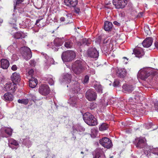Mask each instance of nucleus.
I'll return each mask as SVG.
<instances>
[{
	"mask_svg": "<svg viewBox=\"0 0 158 158\" xmlns=\"http://www.w3.org/2000/svg\"><path fill=\"white\" fill-rule=\"evenodd\" d=\"M89 69V67L86 63L81 59L77 60L73 63L72 69L77 75H79L86 69Z\"/></svg>",
	"mask_w": 158,
	"mask_h": 158,
	"instance_id": "f257e3e1",
	"label": "nucleus"
},
{
	"mask_svg": "<svg viewBox=\"0 0 158 158\" xmlns=\"http://www.w3.org/2000/svg\"><path fill=\"white\" fill-rule=\"evenodd\" d=\"M83 119L85 122L91 126L97 125V121L95 117L89 113H86L83 115Z\"/></svg>",
	"mask_w": 158,
	"mask_h": 158,
	"instance_id": "f03ea898",
	"label": "nucleus"
},
{
	"mask_svg": "<svg viewBox=\"0 0 158 158\" xmlns=\"http://www.w3.org/2000/svg\"><path fill=\"white\" fill-rule=\"evenodd\" d=\"M76 56V54L72 51H68L63 52L61 58L64 61L69 62L73 60Z\"/></svg>",
	"mask_w": 158,
	"mask_h": 158,
	"instance_id": "7ed1b4c3",
	"label": "nucleus"
},
{
	"mask_svg": "<svg viewBox=\"0 0 158 158\" xmlns=\"http://www.w3.org/2000/svg\"><path fill=\"white\" fill-rule=\"evenodd\" d=\"M21 53L23 58L26 60H29L32 57V52L30 49L27 47L22 48Z\"/></svg>",
	"mask_w": 158,
	"mask_h": 158,
	"instance_id": "20e7f679",
	"label": "nucleus"
},
{
	"mask_svg": "<svg viewBox=\"0 0 158 158\" xmlns=\"http://www.w3.org/2000/svg\"><path fill=\"white\" fill-rule=\"evenodd\" d=\"M85 97L89 101H92L96 100L97 97V95L94 90L91 89L86 91Z\"/></svg>",
	"mask_w": 158,
	"mask_h": 158,
	"instance_id": "39448f33",
	"label": "nucleus"
},
{
	"mask_svg": "<svg viewBox=\"0 0 158 158\" xmlns=\"http://www.w3.org/2000/svg\"><path fill=\"white\" fill-rule=\"evenodd\" d=\"M127 1L126 0H113V3L117 9L124 8L127 5Z\"/></svg>",
	"mask_w": 158,
	"mask_h": 158,
	"instance_id": "423d86ee",
	"label": "nucleus"
},
{
	"mask_svg": "<svg viewBox=\"0 0 158 158\" xmlns=\"http://www.w3.org/2000/svg\"><path fill=\"white\" fill-rule=\"evenodd\" d=\"M87 55L88 57L93 58H97L99 56V53L97 49L93 48H89L87 52Z\"/></svg>",
	"mask_w": 158,
	"mask_h": 158,
	"instance_id": "0eeeda50",
	"label": "nucleus"
},
{
	"mask_svg": "<svg viewBox=\"0 0 158 158\" xmlns=\"http://www.w3.org/2000/svg\"><path fill=\"white\" fill-rule=\"evenodd\" d=\"M100 143L104 147L109 149L113 146L112 143L110 139H100Z\"/></svg>",
	"mask_w": 158,
	"mask_h": 158,
	"instance_id": "6e6552de",
	"label": "nucleus"
},
{
	"mask_svg": "<svg viewBox=\"0 0 158 158\" xmlns=\"http://www.w3.org/2000/svg\"><path fill=\"white\" fill-rule=\"evenodd\" d=\"M39 91L41 94L46 96L48 95L50 92V89L48 85H42L39 88Z\"/></svg>",
	"mask_w": 158,
	"mask_h": 158,
	"instance_id": "1a4fd4ad",
	"label": "nucleus"
},
{
	"mask_svg": "<svg viewBox=\"0 0 158 158\" xmlns=\"http://www.w3.org/2000/svg\"><path fill=\"white\" fill-rule=\"evenodd\" d=\"M16 86L17 85L15 83L8 82L5 84L4 88L6 91L13 93L15 91Z\"/></svg>",
	"mask_w": 158,
	"mask_h": 158,
	"instance_id": "9d476101",
	"label": "nucleus"
},
{
	"mask_svg": "<svg viewBox=\"0 0 158 158\" xmlns=\"http://www.w3.org/2000/svg\"><path fill=\"white\" fill-rule=\"evenodd\" d=\"M136 147L140 148H143L146 145V139H135L133 141Z\"/></svg>",
	"mask_w": 158,
	"mask_h": 158,
	"instance_id": "9b49d317",
	"label": "nucleus"
},
{
	"mask_svg": "<svg viewBox=\"0 0 158 158\" xmlns=\"http://www.w3.org/2000/svg\"><path fill=\"white\" fill-rule=\"evenodd\" d=\"M62 44V39L59 38L55 39L54 40L53 45L52 48L55 51H58L59 48L58 47H60Z\"/></svg>",
	"mask_w": 158,
	"mask_h": 158,
	"instance_id": "f8f14e48",
	"label": "nucleus"
},
{
	"mask_svg": "<svg viewBox=\"0 0 158 158\" xmlns=\"http://www.w3.org/2000/svg\"><path fill=\"white\" fill-rule=\"evenodd\" d=\"M123 91L125 93H130L134 89V87L130 84H125L122 86Z\"/></svg>",
	"mask_w": 158,
	"mask_h": 158,
	"instance_id": "ddd939ff",
	"label": "nucleus"
},
{
	"mask_svg": "<svg viewBox=\"0 0 158 158\" xmlns=\"http://www.w3.org/2000/svg\"><path fill=\"white\" fill-rule=\"evenodd\" d=\"M71 74L67 73L63 75L62 78L60 79V81L62 82H65L68 84L71 82Z\"/></svg>",
	"mask_w": 158,
	"mask_h": 158,
	"instance_id": "4468645a",
	"label": "nucleus"
},
{
	"mask_svg": "<svg viewBox=\"0 0 158 158\" xmlns=\"http://www.w3.org/2000/svg\"><path fill=\"white\" fill-rule=\"evenodd\" d=\"M85 131V129L81 126H78L77 128V129L74 130L73 128V133H72L73 138H76L79 135L78 133V131L83 132Z\"/></svg>",
	"mask_w": 158,
	"mask_h": 158,
	"instance_id": "2eb2a0df",
	"label": "nucleus"
},
{
	"mask_svg": "<svg viewBox=\"0 0 158 158\" xmlns=\"http://www.w3.org/2000/svg\"><path fill=\"white\" fill-rule=\"evenodd\" d=\"M64 3L66 5L70 7H75L77 4V0H64Z\"/></svg>",
	"mask_w": 158,
	"mask_h": 158,
	"instance_id": "dca6fc26",
	"label": "nucleus"
},
{
	"mask_svg": "<svg viewBox=\"0 0 158 158\" xmlns=\"http://www.w3.org/2000/svg\"><path fill=\"white\" fill-rule=\"evenodd\" d=\"M153 43V39L152 38H146L143 42L142 44L144 47L148 48L150 47Z\"/></svg>",
	"mask_w": 158,
	"mask_h": 158,
	"instance_id": "f3484780",
	"label": "nucleus"
},
{
	"mask_svg": "<svg viewBox=\"0 0 158 158\" xmlns=\"http://www.w3.org/2000/svg\"><path fill=\"white\" fill-rule=\"evenodd\" d=\"M133 52L136 57L139 58L141 57L144 54V52L141 48H137L134 49L133 51Z\"/></svg>",
	"mask_w": 158,
	"mask_h": 158,
	"instance_id": "a211bd4d",
	"label": "nucleus"
},
{
	"mask_svg": "<svg viewBox=\"0 0 158 158\" xmlns=\"http://www.w3.org/2000/svg\"><path fill=\"white\" fill-rule=\"evenodd\" d=\"M1 67L3 69H8L9 65V61L6 59H2L0 60Z\"/></svg>",
	"mask_w": 158,
	"mask_h": 158,
	"instance_id": "6ab92c4d",
	"label": "nucleus"
},
{
	"mask_svg": "<svg viewBox=\"0 0 158 158\" xmlns=\"http://www.w3.org/2000/svg\"><path fill=\"white\" fill-rule=\"evenodd\" d=\"M12 81L14 83L18 82L21 79L19 73L15 72L11 77Z\"/></svg>",
	"mask_w": 158,
	"mask_h": 158,
	"instance_id": "aec40b11",
	"label": "nucleus"
},
{
	"mask_svg": "<svg viewBox=\"0 0 158 158\" xmlns=\"http://www.w3.org/2000/svg\"><path fill=\"white\" fill-rule=\"evenodd\" d=\"M127 71L125 69H119L117 72V75L120 77H124L126 75Z\"/></svg>",
	"mask_w": 158,
	"mask_h": 158,
	"instance_id": "412c9836",
	"label": "nucleus"
},
{
	"mask_svg": "<svg viewBox=\"0 0 158 158\" xmlns=\"http://www.w3.org/2000/svg\"><path fill=\"white\" fill-rule=\"evenodd\" d=\"M29 87L32 88H34L38 83L37 80L33 77H32L31 79H29Z\"/></svg>",
	"mask_w": 158,
	"mask_h": 158,
	"instance_id": "4be33fe9",
	"label": "nucleus"
},
{
	"mask_svg": "<svg viewBox=\"0 0 158 158\" xmlns=\"http://www.w3.org/2000/svg\"><path fill=\"white\" fill-rule=\"evenodd\" d=\"M11 93H5L3 96V99L6 101H12L13 99V96L11 94Z\"/></svg>",
	"mask_w": 158,
	"mask_h": 158,
	"instance_id": "5701e85b",
	"label": "nucleus"
},
{
	"mask_svg": "<svg viewBox=\"0 0 158 158\" xmlns=\"http://www.w3.org/2000/svg\"><path fill=\"white\" fill-rule=\"evenodd\" d=\"M113 25L112 23L106 21L104 23V29L106 31H110L112 29Z\"/></svg>",
	"mask_w": 158,
	"mask_h": 158,
	"instance_id": "b1692460",
	"label": "nucleus"
},
{
	"mask_svg": "<svg viewBox=\"0 0 158 158\" xmlns=\"http://www.w3.org/2000/svg\"><path fill=\"white\" fill-rule=\"evenodd\" d=\"M13 130L10 127H6L4 130V132L6 134V136H3V137L8 138L10 137L12 135Z\"/></svg>",
	"mask_w": 158,
	"mask_h": 158,
	"instance_id": "393cba45",
	"label": "nucleus"
},
{
	"mask_svg": "<svg viewBox=\"0 0 158 158\" xmlns=\"http://www.w3.org/2000/svg\"><path fill=\"white\" fill-rule=\"evenodd\" d=\"M23 33L22 32H18L15 33L13 35V37L17 39H22L24 37Z\"/></svg>",
	"mask_w": 158,
	"mask_h": 158,
	"instance_id": "a878e982",
	"label": "nucleus"
},
{
	"mask_svg": "<svg viewBox=\"0 0 158 158\" xmlns=\"http://www.w3.org/2000/svg\"><path fill=\"white\" fill-rule=\"evenodd\" d=\"M64 46L67 48H71L73 46V43L72 39H70L66 40L64 43Z\"/></svg>",
	"mask_w": 158,
	"mask_h": 158,
	"instance_id": "bb28decb",
	"label": "nucleus"
},
{
	"mask_svg": "<svg viewBox=\"0 0 158 158\" xmlns=\"http://www.w3.org/2000/svg\"><path fill=\"white\" fill-rule=\"evenodd\" d=\"M8 145L12 149H14L13 148L12 145L15 146H17L19 145V143L17 141L15 140L14 139H10L9 141Z\"/></svg>",
	"mask_w": 158,
	"mask_h": 158,
	"instance_id": "cd10ccee",
	"label": "nucleus"
},
{
	"mask_svg": "<svg viewBox=\"0 0 158 158\" xmlns=\"http://www.w3.org/2000/svg\"><path fill=\"white\" fill-rule=\"evenodd\" d=\"M77 100V98L76 97H70L68 100V103L72 105L73 106H75L76 102Z\"/></svg>",
	"mask_w": 158,
	"mask_h": 158,
	"instance_id": "c85d7f7f",
	"label": "nucleus"
},
{
	"mask_svg": "<svg viewBox=\"0 0 158 158\" xmlns=\"http://www.w3.org/2000/svg\"><path fill=\"white\" fill-rule=\"evenodd\" d=\"M72 14L70 13H67L65 16V21L67 23H71L73 22V19L72 18Z\"/></svg>",
	"mask_w": 158,
	"mask_h": 158,
	"instance_id": "c756f323",
	"label": "nucleus"
},
{
	"mask_svg": "<svg viewBox=\"0 0 158 158\" xmlns=\"http://www.w3.org/2000/svg\"><path fill=\"white\" fill-rule=\"evenodd\" d=\"M140 73L143 79H147L151 74L150 72L148 71H142Z\"/></svg>",
	"mask_w": 158,
	"mask_h": 158,
	"instance_id": "7c9ffc66",
	"label": "nucleus"
},
{
	"mask_svg": "<svg viewBox=\"0 0 158 158\" xmlns=\"http://www.w3.org/2000/svg\"><path fill=\"white\" fill-rule=\"evenodd\" d=\"M80 84L78 82L76 83L74 85L73 90L75 93H78L80 90Z\"/></svg>",
	"mask_w": 158,
	"mask_h": 158,
	"instance_id": "2f4dec72",
	"label": "nucleus"
},
{
	"mask_svg": "<svg viewBox=\"0 0 158 158\" xmlns=\"http://www.w3.org/2000/svg\"><path fill=\"white\" fill-rule=\"evenodd\" d=\"M108 125L106 123H102L99 127V130L101 131H103L106 130L108 127Z\"/></svg>",
	"mask_w": 158,
	"mask_h": 158,
	"instance_id": "473e14b6",
	"label": "nucleus"
},
{
	"mask_svg": "<svg viewBox=\"0 0 158 158\" xmlns=\"http://www.w3.org/2000/svg\"><path fill=\"white\" fill-rule=\"evenodd\" d=\"M91 39H87L86 38H85L82 39V44L84 45H87L90 44L91 43Z\"/></svg>",
	"mask_w": 158,
	"mask_h": 158,
	"instance_id": "72a5a7b5",
	"label": "nucleus"
},
{
	"mask_svg": "<svg viewBox=\"0 0 158 158\" xmlns=\"http://www.w3.org/2000/svg\"><path fill=\"white\" fill-rule=\"evenodd\" d=\"M29 102L28 99H19L18 100V103L21 104H23L25 105H27L28 104Z\"/></svg>",
	"mask_w": 158,
	"mask_h": 158,
	"instance_id": "f704fd0d",
	"label": "nucleus"
},
{
	"mask_svg": "<svg viewBox=\"0 0 158 158\" xmlns=\"http://www.w3.org/2000/svg\"><path fill=\"white\" fill-rule=\"evenodd\" d=\"M94 158H105V155H100V151L97 152Z\"/></svg>",
	"mask_w": 158,
	"mask_h": 158,
	"instance_id": "c9c22d12",
	"label": "nucleus"
},
{
	"mask_svg": "<svg viewBox=\"0 0 158 158\" xmlns=\"http://www.w3.org/2000/svg\"><path fill=\"white\" fill-rule=\"evenodd\" d=\"M144 30L146 35H150L151 31L148 26H145L144 27Z\"/></svg>",
	"mask_w": 158,
	"mask_h": 158,
	"instance_id": "e433bc0d",
	"label": "nucleus"
},
{
	"mask_svg": "<svg viewBox=\"0 0 158 158\" xmlns=\"http://www.w3.org/2000/svg\"><path fill=\"white\" fill-rule=\"evenodd\" d=\"M16 3L14 4V9H15L16 6L21 3L24 0H15Z\"/></svg>",
	"mask_w": 158,
	"mask_h": 158,
	"instance_id": "4c0bfd02",
	"label": "nucleus"
},
{
	"mask_svg": "<svg viewBox=\"0 0 158 158\" xmlns=\"http://www.w3.org/2000/svg\"><path fill=\"white\" fill-rule=\"evenodd\" d=\"M89 79V76L86 75H85L84 79L83 82V84L87 83H88Z\"/></svg>",
	"mask_w": 158,
	"mask_h": 158,
	"instance_id": "58836bf2",
	"label": "nucleus"
},
{
	"mask_svg": "<svg viewBox=\"0 0 158 158\" xmlns=\"http://www.w3.org/2000/svg\"><path fill=\"white\" fill-rule=\"evenodd\" d=\"M48 81L49 84L51 85H52L54 83L53 80L52 79V76L48 78Z\"/></svg>",
	"mask_w": 158,
	"mask_h": 158,
	"instance_id": "ea45409f",
	"label": "nucleus"
},
{
	"mask_svg": "<svg viewBox=\"0 0 158 158\" xmlns=\"http://www.w3.org/2000/svg\"><path fill=\"white\" fill-rule=\"evenodd\" d=\"M96 89H97L98 91L99 92H102V86L101 85H99L97 86H96Z\"/></svg>",
	"mask_w": 158,
	"mask_h": 158,
	"instance_id": "a19ab883",
	"label": "nucleus"
},
{
	"mask_svg": "<svg viewBox=\"0 0 158 158\" xmlns=\"http://www.w3.org/2000/svg\"><path fill=\"white\" fill-rule=\"evenodd\" d=\"M152 152L154 154L157 155L156 152H158V148H154L152 149Z\"/></svg>",
	"mask_w": 158,
	"mask_h": 158,
	"instance_id": "79ce46f5",
	"label": "nucleus"
},
{
	"mask_svg": "<svg viewBox=\"0 0 158 158\" xmlns=\"http://www.w3.org/2000/svg\"><path fill=\"white\" fill-rule=\"evenodd\" d=\"M74 12L77 14H79L80 12V9L79 8L76 7L74 9Z\"/></svg>",
	"mask_w": 158,
	"mask_h": 158,
	"instance_id": "37998d69",
	"label": "nucleus"
},
{
	"mask_svg": "<svg viewBox=\"0 0 158 158\" xmlns=\"http://www.w3.org/2000/svg\"><path fill=\"white\" fill-rule=\"evenodd\" d=\"M119 84V82L117 81H115L113 83V85L114 87H116L118 86Z\"/></svg>",
	"mask_w": 158,
	"mask_h": 158,
	"instance_id": "c03bdc74",
	"label": "nucleus"
},
{
	"mask_svg": "<svg viewBox=\"0 0 158 158\" xmlns=\"http://www.w3.org/2000/svg\"><path fill=\"white\" fill-rule=\"evenodd\" d=\"M11 69L13 71H15L17 69V67L16 65H13L11 67Z\"/></svg>",
	"mask_w": 158,
	"mask_h": 158,
	"instance_id": "a18cd8bd",
	"label": "nucleus"
},
{
	"mask_svg": "<svg viewBox=\"0 0 158 158\" xmlns=\"http://www.w3.org/2000/svg\"><path fill=\"white\" fill-rule=\"evenodd\" d=\"M34 72V71L33 69H31L29 70V71H28V74L29 75L32 76L33 74V73Z\"/></svg>",
	"mask_w": 158,
	"mask_h": 158,
	"instance_id": "49530a36",
	"label": "nucleus"
},
{
	"mask_svg": "<svg viewBox=\"0 0 158 158\" xmlns=\"http://www.w3.org/2000/svg\"><path fill=\"white\" fill-rule=\"evenodd\" d=\"M92 106L90 107V109L91 110H92L94 108H95V106H96V105L95 104H94V103H92L91 104V106Z\"/></svg>",
	"mask_w": 158,
	"mask_h": 158,
	"instance_id": "de8ad7c7",
	"label": "nucleus"
},
{
	"mask_svg": "<svg viewBox=\"0 0 158 158\" xmlns=\"http://www.w3.org/2000/svg\"><path fill=\"white\" fill-rule=\"evenodd\" d=\"M155 47L158 50V42L156 41L154 43Z\"/></svg>",
	"mask_w": 158,
	"mask_h": 158,
	"instance_id": "09e8293b",
	"label": "nucleus"
},
{
	"mask_svg": "<svg viewBox=\"0 0 158 158\" xmlns=\"http://www.w3.org/2000/svg\"><path fill=\"white\" fill-rule=\"evenodd\" d=\"M113 23L114 25H116L117 26H119L120 25V24L116 21H114Z\"/></svg>",
	"mask_w": 158,
	"mask_h": 158,
	"instance_id": "8fccbe9b",
	"label": "nucleus"
},
{
	"mask_svg": "<svg viewBox=\"0 0 158 158\" xmlns=\"http://www.w3.org/2000/svg\"><path fill=\"white\" fill-rule=\"evenodd\" d=\"M60 20L61 21H62V22H63L64 21H65V17H61L60 18Z\"/></svg>",
	"mask_w": 158,
	"mask_h": 158,
	"instance_id": "3c124183",
	"label": "nucleus"
},
{
	"mask_svg": "<svg viewBox=\"0 0 158 158\" xmlns=\"http://www.w3.org/2000/svg\"><path fill=\"white\" fill-rule=\"evenodd\" d=\"M43 18L37 19L36 21L35 24H36L38 23Z\"/></svg>",
	"mask_w": 158,
	"mask_h": 158,
	"instance_id": "603ef678",
	"label": "nucleus"
},
{
	"mask_svg": "<svg viewBox=\"0 0 158 158\" xmlns=\"http://www.w3.org/2000/svg\"><path fill=\"white\" fill-rule=\"evenodd\" d=\"M155 108L157 110H158V102H157L155 104Z\"/></svg>",
	"mask_w": 158,
	"mask_h": 158,
	"instance_id": "864d4df0",
	"label": "nucleus"
},
{
	"mask_svg": "<svg viewBox=\"0 0 158 158\" xmlns=\"http://www.w3.org/2000/svg\"><path fill=\"white\" fill-rule=\"evenodd\" d=\"M148 125L150 128H151L153 126V124L152 123H149Z\"/></svg>",
	"mask_w": 158,
	"mask_h": 158,
	"instance_id": "5fc2aeb1",
	"label": "nucleus"
},
{
	"mask_svg": "<svg viewBox=\"0 0 158 158\" xmlns=\"http://www.w3.org/2000/svg\"><path fill=\"white\" fill-rule=\"evenodd\" d=\"M32 99L34 101V100H36V97H35V96H34V95H33L32 97Z\"/></svg>",
	"mask_w": 158,
	"mask_h": 158,
	"instance_id": "6e6d98bb",
	"label": "nucleus"
},
{
	"mask_svg": "<svg viewBox=\"0 0 158 158\" xmlns=\"http://www.w3.org/2000/svg\"><path fill=\"white\" fill-rule=\"evenodd\" d=\"M123 59H126L127 61H128V58H126V57H123Z\"/></svg>",
	"mask_w": 158,
	"mask_h": 158,
	"instance_id": "4d7b16f0",
	"label": "nucleus"
},
{
	"mask_svg": "<svg viewBox=\"0 0 158 158\" xmlns=\"http://www.w3.org/2000/svg\"><path fill=\"white\" fill-rule=\"evenodd\" d=\"M78 45L79 46H81L82 45V44H81V43H79L78 44Z\"/></svg>",
	"mask_w": 158,
	"mask_h": 158,
	"instance_id": "13d9d810",
	"label": "nucleus"
},
{
	"mask_svg": "<svg viewBox=\"0 0 158 158\" xmlns=\"http://www.w3.org/2000/svg\"><path fill=\"white\" fill-rule=\"evenodd\" d=\"M2 22H3V20L2 19H0V23H2Z\"/></svg>",
	"mask_w": 158,
	"mask_h": 158,
	"instance_id": "bf43d9fd",
	"label": "nucleus"
},
{
	"mask_svg": "<svg viewBox=\"0 0 158 158\" xmlns=\"http://www.w3.org/2000/svg\"><path fill=\"white\" fill-rule=\"evenodd\" d=\"M81 154H84V153L83 152H81Z\"/></svg>",
	"mask_w": 158,
	"mask_h": 158,
	"instance_id": "052dcab7",
	"label": "nucleus"
},
{
	"mask_svg": "<svg viewBox=\"0 0 158 158\" xmlns=\"http://www.w3.org/2000/svg\"><path fill=\"white\" fill-rule=\"evenodd\" d=\"M102 138H104V139H105V138H108L107 137H103Z\"/></svg>",
	"mask_w": 158,
	"mask_h": 158,
	"instance_id": "680f3d73",
	"label": "nucleus"
},
{
	"mask_svg": "<svg viewBox=\"0 0 158 158\" xmlns=\"http://www.w3.org/2000/svg\"><path fill=\"white\" fill-rule=\"evenodd\" d=\"M140 14L141 15H142V14H143V13L142 12H141L140 13Z\"/></svg>",
	"mask_w": 158,
	"mask_h": 158,
	"instance_id": "e2e57ef3",
	"label": "nucleus"
},
{
	"mask_svg": "<svg viewBox=\"0 0 158 158\" xmlns=\"http://www.w3.org/2000/svg\"><path fill=\"white\" fill-rule=\"evenodd\" d=\"M127 62L126 61L125 62V64H127Z\"/></svg>",
	"mask_w": 158,
	"mask_h": 158,
	"instance_id": "0e129e2a",
	"label": "nucleus"
},
{
	"mask_svg": "<svg viewBox=\"0 0 158 158\" xmlns=\"http://www.w3.org/2000/svg\"><path fill=\"white\" fill-rule=\"evenodd\" d=\"M156 153L157 154V155H158V152H156Z\"/></svg>",
	"mask_w": 158,
	"mask_h": 158,
	"instance_id": "69168bd1",
	"label": "nucleus"
},
{
	"mask_svg": "<svg viewBox=\"0 0 158 158\" xmlns=\"http://www.w3.org/2000/svg\"><path fill=\"white\" fill-rule=\"evenodd\" d=\"M14 28L15 29H16L17 28L16 27H14Z\"/></svg>",
	"mask_w": 158,
	"mask_h": 158,
	"instance_id": "338daca9",
	"label": "nucleus"
},
{
	"mask_svg": "<svg viewBox=\"0 0 158 158\" xmlns=\"http://www.w3.org/2000/svg\"><path fill=\"white\" fill-rule=\"evenodd\" d=\"M15 148V149H17V148Z\"/></svg>",
	"mask_w": 158,
	"mask_h": 158,
	"instance_id": "774afa93",
	"label": "nucleus"
}]
</instances>
